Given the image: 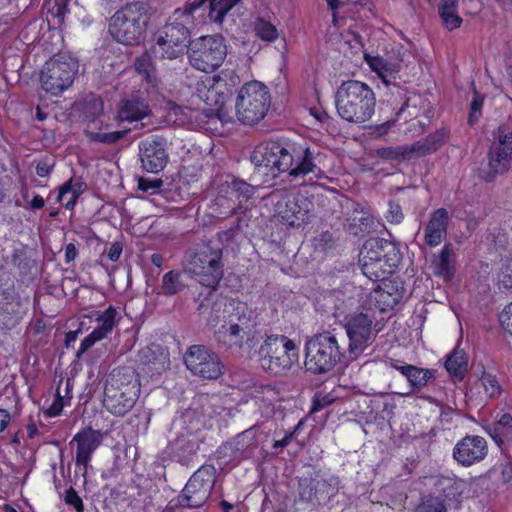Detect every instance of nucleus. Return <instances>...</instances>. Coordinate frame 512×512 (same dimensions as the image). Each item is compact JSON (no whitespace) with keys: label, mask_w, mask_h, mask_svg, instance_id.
<instances>
[{"label":"nucleus","mask_w":512,"mask_h":512,"mask_svg":"<svg viewBox=\"0 0 512 512\" xmlns=\"http://www.w3.org/2000/svg\"><path fill=\"white\" fill-rule=\"evenodd\" d=\"M322 158V153L316 149L273 140L258 144L250 156L259 172L273 178L287 172L291 180L308 175H311L310 179H321L324 175L320 168Z\"/></svg>","instance_id":"nucleus-1"},{"label":"nucleus","mask_w":512,"mask_h":512,"mask_svg":"<svg viewBox=\"0 0 512 512\" xmlns=\"http://www.w3.org/2000/svg\"><path fill=\"white\" fill-rule=\"evenodd\" d=\"M201 4H187L176 9L165 25L157 30L152 45L156 58L173 60L182 56L186 48L189 49L192 43L189 25L193 22L195 7Z\"/></svg>","instance_id":"nucleus-2"},{"label":"nucleus","mask_w":512,"mask_h":512,"mask_svg":"<svg viewBox=\"0 0 512 512\" xmlns=\"http://www.w3.org/2000/svg\"><path fill=\"white\" fill-rule=\"evenodd\" d=\"M338 115L345 121L361 124L371 119L375 111L376 98L373 90L364 82L348 80L335 93Z\"/></svg>","instance_id":"nucleus-3"},{"label":"nucleus","mask_w":512,"mask_h":512,"mask_svg":"<svg viewBox=\"0 0 512 512\" xmlns=\"http://www.w3.org/2000/svg\"><path fill=\"white\" fill-rule=\"evenodd\" d=\"M400 260L401 253L396 244L383 238L366 240L359 255L363 274L375 282L393 274Z\"/></svg>","instance_id":"nucleus-4"},{"label":"nucleus","mask_w":512,"mask_h":512,"mask_svg":"<svg viewBox=\"0 0 512 512\" xmlns=\"http://www.w3.org/2000/svg\"><path fill=\"white\" fill-rule=\"evenodd\" d=\"M138 374L129 367L114 370L106 381L103 405L116 416H124L136 404L140 394Z\"/></svg>","instance_id":"nucleus-5"},{"label":"nucleus","mask_w":512,"mask_h":512,"mask_svg":"<svg viewBox=\"0 0 512 512\" xmlns=\"http://www.w3.org/2000/svg\"><path fill=\"white\" fill-rule=\"evenodd\" d=\"M149 6L143 1L127 3L111 18L110 33L124 45H138L144 40L149 21Z\"/></svg>","instance_id":"nucleus-6"},{"label":"nucleus","mask_w":512,"mask_h":512,"mask_svg":"<svg viewBox=\"0 0 512 512\" xmlns=\"http://www.w3.org/2000/svg\"><path fill=\"white\" fill-rule=\"evenodd\" d=\"M256 354L261 368L276 376L286 374L299 360L298 347L285 335H267Z\"/></svg>","instance_id":"nucleus-7"},{"label":"nucleus","mask_w":512,"mask_h":512,"mask_svg":"<svg viewBox=\"0 0 512 512\" xmlns=\"http://www.w3.org/2000/svg\"><path fill=\"white\" fill-rule=\"evenodd\" d=\"M344 357V347L331 332L318 333L306 341L304 364L313 374L330 372Z\"/></svg>","instance_id":"nucleus-8"},{"label":"nucleus","mask_w":512,"mask_h":512,"mask_svg":"<svg viewBox=\"0 0 512 512\" xmlns=\"http://www.w3.org/2000/svg\"><path fill=\"white\" fill-rule=\"evenodd\" d=\"M217 479L214 465L204 464L189 478L182 491L169 502L170 509H198L209 500Z\"/></svg>","instance_id":"nucleus-9"},{"label":"nucleus","mask_w":512,"mask_h":512,"mask_svg":"<svg viewBox=\"0 0 512 512\" xmlns=\"http://www.w3.org/2000/svg\"><path fill=\"white\" fill-rule=\"evenodd\" d=\"M271 104L268 88L258 81L246 83L235 100V116L244 125H255L267 114Z\"/></svg>","instance_id":"nucleus-10"},{"label":"nucleus","mask_w":512,"mask_h":512,"mask_svg":"<svg viewBox=\"0 0 512 512\" xmlns=\"http://www.w3.org/2000/svg\"><path fill=\"white\" fill-rule=\"evenodd\" d=\"M223 252L221 248L206 245L188 255L185 271L208 288L215 289L224 275Z\"/></svg>","instance_id":"nucleus-11"},{"label":"nucleus","mask_w":512,"mask_h":512,"mask_svg":"<svg viewBox=\"0 0 512 512\" xmlns=\"http://www.w3.org/2000/svg\"><path fill=\"white\" fill-rule=\"evenodd\" d=\"M79 64L76 58L59 53L50 58L41 71V86L52 95H59L68 89L78 72Z\"/></svg>","instance_id":"nucleus-12"},{"label":"nucleus","mask_w":512,"mask_h":512,"mask_svg":"<svg viewBox=\"0 0 512 512\" xmlns=\"http://www.w3.org/2000/svg\"><path fill=\"white\" fill-rule=\"evenodd\" d=\"M227 56V46L221 35L202 36L192 41L188 58L192 67L203 72H213Z\"/></svg>","instance_id":"nucleus-13"},{"label":"nucleus","mask_w":512,"mask_h":512,"mask_svg":"<svg viewBox=\"0 0 512 512\" xmlns=\"http://www.w3.org/2000/svg\"><path fill=\"white\" fill-rule=\"evenodd\" d=\"M493 136L487 154L488 166L480 170V177L485 182H492L497 175L507 173L512 165V131L500 125Z\"/></svg>","instance_id":"nucleus-14"},{"label":"nucleus","mask_w":512,"mask_h":512,"mask_svg":"<svg viewBox=\"0 0 512 512\" xmlns=\"http://www.w3.org/2000/svg\"><path fill=\"white\" fill-rule=\"evenodd\" d=\"M267 439L259 426H252L239 433L232 440L223 443L216 450V457L226 462L239 463L254 456L259 444Z\"/></svg>","instance_id":"nucleus-15"},{"label":"nucleus","mask_w":512,"mask_h":512,"mask_svg":"<svg viewBox=\"0 0 512 512\" xmlns=\"http://www.w3.org/2000/svg\"><path fill=\"white\" fill-rule=\"evenodd\" d=\"M187 369L195 376L215 380L224 373V365L219 356L203 345L191 346L184 356Z\"/></svg>","instance_id":"nucleus-16"},{"label":"nucleus","mask_w":512,"mask_h":512,"mask_svg":"<svg viewBox=\"0 0 512 512\" xmlns=\"http://www.w3.org/2000/svg\"><path fill=\"white\" fill-rule=\"evenodd\" d=\"M374 317L369 313H354L346 318L344 328L349 339V353L356 358L368 346L377 335L373 329Z\"/></svg>","instance_id":"nucleus-17"},{"label":"nucleus","mask_w":512,"mask_h":512,"mask_svg":"<svg viewBox=\"0 0 512 512\" xmlns=\"http://www.w3.org/2000/svg\"><path fill=\"white\" fill-rule=\"evenodd\" d=\"M139 156L142 167L150 173L162 171L168 163V143L166 138L151 135L139 142Z\"/></svg>","instance_id":"nucleus-18"},{"label":"nucleus","mask_w":512,"mask_h":512,"mask_svg":"<svg viewBox=\"0 0 512 512\" xmlns=\"http://www.w3.org/2000/svg\"><path fill=\"white\" fill-rule=\"evenodd\" d=\"M312 202L304 196H284L276 204L275 210L284 223L301 226L308 221Z\"/></svg>","instance_id":"nucleus-19"},{"label":"nucleus","mask_w":512,"mask_h":512,"mask_svg":"<svg viewBox=\"0 0 512 512\" xmlns=\"http://www.w3.org/2000/svg\"><path fill=\"white\" fill-rule=\"evenodd\" d=\"M398 98L400 100H403L401 105L399 107H394L393 109L396 110V118L386 121L378 126L377 130L379 133H386L397 121V119L404 113L408 112V117L410 118H417L419 117V109L423 108L425 113L426 121L429 122L430 118L432 117V107L430 105V102L427 99L422 98L420 95H412L409 97H406V93L402 89V97L395 94L394 96H391V99H388L387 101L391 102V105H398Z\"/></svg>","instance_id":"nucleus-20"},{"label":"nucleus","mask_w":512,"mask_h":512,"mask_svg":"<svg viewBox=\"0 0 512 512\" xmlns=\"http://www.w3.org/2000/svg\"><path fill=\"white\" fill-rule=\"evenodd\" d=\"M488 454L487 441L478 435H467L456 443L453 458L463 467L483 461Z\"/></svg>","instance_id":"nucleus-21"},{"label":"nucleus","mask_w":512,"mask_h":512,"mask_svg":"<svg viewBox=\"0 0 512 512\" xmlns=\"http://www.w3.org/2000/svg\"><path fill=\"white\" fill-rule=\"evenodd\" d=\"M212 81V84L201 95V98L207 105L215 107L216 115L221 122L228 123L232 117L225 111V104L232 95V92L228 89L226 81L220 76H214Z\"/></svg>","instance_id":"nucleus-22"},{"label":"nucleus","mask_w":512,"mask_h":512,"mask_svg":"<svg viewBox=\"0 0 512 512\" xmlns=\"http://www.w3.org/2000/svg\"><path fill=\"white\" fill-rule=\"evenodd\" d=\"M77 444L75 464L77 467H83V476L86 475L92 454L101 444V436L98 431L86 430L77 433L70 444Z\"/></svg>","instance_id":"nucleus-23"},{"label":"nucleus","mask_w":512,"mask_h":512,"mask_svg":"<svg viewBox=\"0 0 512 512\" xmlns=\"http://www.w3.org/2000/svg\"><path fill=\"white\" fill-rule=\"evenodd\" d=\"M117 311L114 307L109 306L102 314L97 317L98 326L87 335L80 343V347L77 351V357H80L88 349H90L96 342L104 339L110 334L113 328L116 326Z\"/></svg>","instance_id":"nucleus-24"},{"label":"nucleus","mask_w":512,"mask_h":512,"mask_svg":"<svg viewBox=\"0 0 512 512\" xmlns=\"http://www.w3.org/2000/svg\"><path fill=\"white\" fill-rule=\"evenodd\" d=\"M449 213L445 208L433 211L424 228V242L429 247L438 246L447 234Z\"/></svg>","instance_id":"nucleus-25"},{"label":"nucleus","mask_w":512,"mask_h":512,"mask_svg":"<svg viewBox=\"0 0 512 512\" xmlns=\"http://www.w3.org/2000/svg\"><path fill=\"white\" fill-rule=\"evenodd\" d=\"M215 338L219 344L229 350H240L247 345L249 348L254 345V338L243 333L239 326L224 323L215 331Z\"/></svg>","instance_id":"nucleus-26"},{"label":"nucleus","mask_w":512,"mask_h":512,"mask_svg":"<svg viewBox=\"0 0 512 512\" xmlns=\"http://www.w3.org/2000/svg\"><path fill=\"white\" fill-rule=\"evenodd\" d=\"M368 63L371 69L378 74L385 86L389 89L391 96L397 94L402 97V88L395 83L396 75L400 69L399 64L392 63L382 57H373Z\"/></svg>","instance_id":"nucleus-27"},{"label":"nucleus","mask_w":512,"mask_h":512,"mask_svg":"<svg viewBox=\"0 0 512 512\" xmlns=\"http://www.w3.org/2000/svg\"><path fill=\"white\" fill-rule=\"evenodd\" d=\"M200 443L194 437L182 434L170 443L171 455L182 465H189L197 456Z\"/></svg>","instance_id":"nucleus-28"},{"label":"nucleus","mask_w":512,"mask_h":512,"mask_svg":"<svg viewBox=\"0 0 512 512\" xmlns=\"http://www.w3.org/2000/svg\"><path fill=\"white\" fill-rule=\"evenodd\" d=\"M241 0H195L188 4L202 3L195 7V12L201 11V15L208 10L210 21L222 23L225 15Z\"/></svg>","instance_id":"nucleus-29"},{"label":"nucleus","mask_w":512,"mask_h":512,"mask_svg":"<svg viewBox=\"0 0 512 512\" xmlns=\"http://www.w3.org/2000/svg\"><path fill=\"white\" fill-rule=\"evenodd\" d=\"M448 137L449 131L446 128H441L429 134L426 138L411 144L413 155L422 157L436 152L446 143Z\"/></svg>","instance_id":"nucleus-30"},{"label":"nucleus","mask_w":512,"mask_h":512,"mask_svg":"<svg viewBox=\"0 0 512 512\" xmlns=\"http://www.w3.org/2000/svg\"><path fill=\"white\" fill-rule=\"evenodd\" d=\"M239 326V329L248 334L251 337H255L256 334V315L254 311L248 308L245 304H239L236 308V313L230 316V319L226 322Z\"/></svg>","instance_id":"nucleus-31"},{"label":"nucleus","mask_w":512,"mask_h":512,"mask_svg":"<svg viewBox=\"0 0 512 512\" xmlns=\"http://www.w3.org/2000/svg\"><path fill=\"white\" fill-rule=\"evenodd\" d=\"M445 368L449 375L454 377L456 380H463L468 371V356L466 352L459 346L455 347V349L447 356Z\"/></svg>","instance_id":"nucleus-32"},{"label":"nucleus","mask_w":512,"mask_h":512,"mask_svg":"<svg viewBox=\"0 0 512 512\" xmlns=\"http://www.w3.org/2000/svg\"><path fill=\"white\" fill-rule=\"evenodd\" d=\"M149 113L147 104L138 98L129 99L123 102L118 112L120 121H138L143 119Z\"/></svg>","instance_id":"nucleus-33"},{"label":"nucleus","mask_w":512,"mask_h":512,"mask_svg":"<svg viewBox=\"0 0 512 512\" xmlns=\"http://www.w3.org/2000/svg\"><path fill=\"white\" fill-rule=\"evenodd\" d=\"M459 0H440L438 12L446 29L452 31L462 24L463 20L458 15Z\"/></svg>","instance_id":"nucleus-34"},{"label":"nucleus","mask_w":512,"mask_h":512,"mask_svg":"<svg viewBox=\"0 0 512 512\" xmlns=\"http://www.w3.org/2000/svg\"><path fill=\"white\" fill-rule=\"evenodd\" d=\"M299 499L302 502L319 505L322 503L321 495L318 494L316 478L311 476L301 477L298 482Z\"/></svg>","instance_id":"nucleus-35"},{"label":"nucleus","mask_w":512,"mask_h":512,"mask_svg":"<svg viewBox=\"0 0 512 512\" xmlns=\"http://www.w3.org/2000/svg\"><path fill=\"white\" fill-rule=\"evenodd\" d=\"M139 359L145 365H158L156 369H164L167 361V354L164 353L163 349L159 345H149L143 348L139 352Z\"/></svg>","instance_id":"nucleus-36"},{"label":"nucleus","mask_w":512,"mask_h":512,"mask_svg":"<svg viewBox=\"0 0 512 512\" xmlns=\"http://www.w3.org/2000/svg\"><path fill=\"white\" fill-rule=\"evenodd\" d=\"M434 377L433 370L420 368L414 366L411 368V371L408 373L407 380L411 387V392L404 393V396L410 395L412 392L419 391L423 387H425L428 382Z\"/></svg>","instance_id":"nucleus-37"},{"label":"nucleus","mask_w":512,"mask_h":512,"mask_svg":"<svg viewBox=\"0 0 512 512\" xmlns=\"http://www.w3.org/2000/svg\"><path fill=\"white\" fill-rule=\"evenodd\" d=\"M185 288V284L181 280V273L171 270L162 277L160 286L161 294L165 296H173L180 293Z\"/></svg>","instance_id":"nucleus-38"},{"label":"nucleus","mask_w":512,"mask_h":512,"mask_svg":"<svg viewBox=\"0 0 512 512\" xmlns=\"http://www.w3.org/2000/svg\"><path fill=\"white\" fill-rule=\"evenodd\" d=\"M377 155L386 160H405L413 155L411 145L384 147L377 150Z\"/></svg>","instance_id":"nucleus-39"},{"label":"nucleus","mask_w":512,"mask_h":512,"mask_svg":"<svg viewBox=\"0 0 512 512\" xmlns=\"http://www.w3.org/2000/svg\"><path fill=\"white\" fill-rule=\"evenodd\" d=\"M487 397L494 399L502 394V386L497 377L487 371H483L479 378Z\"/></svg>","instance_id":"nucleus-40"},{"label":"nucleus","mask_w":512,"mask_h":512,"mask_svg":"<svg viewBox=\"0 0 512 512\" xmlns=\"http://www.w3.org/2000/svg\"><path fill=\"white\" fill-rule=\"evenodd\" d=\"M316 483L321 501L326 502L337 494L340 481L337 476H331L328 479H316Z\"/></svg>","instance_id":"nucleus-41"},{"label":"nucleus","mask_w":512,"mask_h":512,"mask_svg":"<svg viewBox=\"0 0 512 512\" xmlns=\"http://www.w3.org/2000/svg\"><path fill=\"white\" fill-rule=\"evenodd\" d=\"M452 245L445 244L440 251L436 261V273L442 276H450L452 274L451 263Z\"/></svg>","instance_id":"nucleus-42"},{"label":"nucleus","mask_w":512,"mask_h":512,"mask_svg":"<svg viewBox=\"0 0 512 512\" xmlns=\"http://www.w3.org/2000/svg\"><path fill=\"white\" fill-rule=\"evenodd\" d=\"M231 193L235 194L239 202L249 200L255 193L256 187L240 179H233L229 185Z\"/></svg>","instance_id":"nucleus-43"},{"label":"nucleus","mask_w":512,"mask_h":512,"mask_svg":"<svg viewBox=\"0 0 512 512\" xmlns=\"http://www.w3.org/2000/svg\"><path fill=\"white\" fill-rule=\"evenodd\" d=\"M254 30L256 35L264 41L271 42L277 39L278 37L276 27L272 23L266 21L263 18H259L256 20Z\"/></svg>","instance_id":"nucleus-44"},{"label":"nucleus","mask_w":512,"mask_h":512,"mask_svg":"<svg viewBox=\"0 0 512 512\" xmlns=\"http://www.w3.org/2000/svg\"><path fill=\"white\" fill-rule=\"evenodd\" d=\"M129 132V130H121V131H112V132H89L88 136L90 140L104 143V144H114L125 137V135Z\"/></svg>","instance_id":"nucleus-45"},{"label":"nucleus","mask_w":512,"mask_h":512,"mask_svg":"<svg viewBox=\"0 0 512 512\" xmlns=\"http://www.w3.org/2000/svg\"><path fill=\"white\" fill-rule=\"evenodd\" d=\"M153 59H157L152 53V47L149 51L138 57L135 61V68L140 74H144L150 77L151 73L155 69V63Z\"/></svg>","instance_id":"nucleus-46"},{"label":"nucleus","mask_w":512,"mask_h":512,"mask_svg":"<svg viewBox=\"0 0 512 512\" xmlns=\"http://www.w3.org/2000/svg\"><path fill=\"white\" fill-rule=\"evenodd\" d=\"M444 501L439 497L429 496L425 498L414 510V512H446Z\"/></svg>","instance_id":"nucleus-47"},{"label":"nucleus","mask_w":512,"mask_h":512,"mask_svg":"<svg viewBox=\"0 0 512 512\" xmlns=\"http://www.w3.org/2000/svg\"><path fill=\"white\" fill-rule=\"evenodd\" d=\"M335 401V398L329 394L324 393L322 391L316 392L312 399V407L310 413H315L323 408L331 405Z\"/></svg>","instance_id":"nucleus-48"},{"label":"nucleus","mask_w":512,"mask_h":512,"mask_svg":"<svg viewBox=\"0 0 512 512\" xmlns=\"http://www.w3.org/2000/svg\"><path fill=\"white\" fill-rule=\"evenodd\" d=\"M162 186L163 181L160 178L141 177L138 181L139 189L152 195L158 193Z\"/></svg>","instance_id":"nucleus-49"},{"label":"nucleus","mask_w":512,"mask_h":512,"mask_svg":"<svg viewBox=\"0 0 512 512\" xmlns=\"http://www.w3.org/2000/svg\"><path fill=\"white\" fill-rule=\"evenodd\" d=\"M84 189V183L77 182L73 184L72 179H70L60 188L57 200L62 201L64 195L67 193H71V195H73L74 198H78V196L84 191Z\"/></svg>","instance_id":"nucleus-50"},{"label":"nucleus","mask_w":512,"mask_h":512,"mask_svg":"<svg viewBox=\"0 0 512 512\" xmlns=\"http://www.w3.org/2000/svg\"><path fill=\"white\" fill-rule=\"evenodd\" d=\"M388 207L389 208L385 216L387 221L392 224H400L404 220V213L400 204L390 200Z\"/></svg>","instance_id":"nucleus-51"},{"label":"nucleus","mask_w":512,"mask_h":512,"mask_svg":"<svg viewBox=\"0 0 512 512\" xmlns=\"http://www.w3.org/2000/svg\"><path fill=\"white\" fill-rule=\"evenodd\" d=\"M64 502L68 506L73 507L77 512H84V504L78 492L70 487L65 492Z\"/></svg>","instance_id":"nucleus-52"},{"label":"nucleus","mask_w":512,"mask_h":512,"mask_svg":"<svg viewBox=\"0 0 512 512\" xmlns=\"http://www.w3.org/2000/svg\"><path fill=\"white\" fill-rule=\"evenodd\" d=\"M483 105V98L480 96V94L475 90L474 91V97L470 104V113H469V123L473 124L476 122L481 115V108Z\"/></svg>","instance_id":"nucleus-53"},{"label":"nucleus","mask_w":512,"mask_h":512,"mask_svg":"<svg viewBox=\"0 0 512 512\" xmlns=\"http://www.w3.org/2000/svg\"><path fill=\"white\" fill-rule=\"evenodd\" d=\"M499 321L502 328L512 335V302L501 312Z\"/></svg>","instance_id":"nucleus-54"},{"label":"nucleus","mask_w":512,"mask_h":512,"mask_svg":"<svg viewBox=\"0 0 512 512\" xmlns=\"http://www.w3.org/2000/svg\"><path fill=\"white\" fill-rule=\"evenodd\" d=\"M386 364L389 367L399 371L406 378L408 377V373L411 371V368L413 367V365H411V364H407L403 361L396 360V359H389L386 362Z\"/></svg>","instance_id":"nucleus-55"},{"label":"nucleus","mask_w":512,"mask_h":512,"mask_svg":"<svg viewBox=\"0 0 512 512\" xmlns=\"http://www.w3.org/2000/svg\"><path fill=\"white\" fill-rule=\"evenodd\" d=\"M485 431L491 436V438L495 441V443L502 447L504 444L503 438H502V432L498 425L496 424H489L484 427Z\"/></svg>","instance_id":"nucleus-56"},{"label":"nucleus","mask_w":512,"mask_h":512,"mask_svg":"<svg viewBox=\"0 0 512 512\" xmlns=\"http://www.w3.org/2000/svg\"><path fill=\"white\" fill-rule=\"evenodd\" d=\"M53 163H50L48 159L40 160L36 165V173L40 177H46L49 175Z\"/></svg>","instance_id":"nucleus-57"},{"label":"nucleus","mask_w":512,"mask_h":512,"mask_svg":"<svg viewBox=\"0 0 512 512\" xmlns=\"http://www.w3.org/2000/svg\"><path fill=\"white\" fill-rule=\"evenodd\" d=\"M123 250V245L120 242H114L108 250V258L112 262L118 261Z\"/></svg>","instance_id":"nucleus-58"},{"label":"nucleus","mask_w":512,"mask_h":512,"mask_svg":"<svg viewBox=\"0 0 512 512\" xmlns=\"http://www.w3.org/2000/svg\"><path fill=\"white\" fill-rule=\"evenodd\" d=\"M295 429H297V427H296ZM295 431H296V430H294V431H292V432H289V433H286V434H285V436H284V438H283V439H281V440H276V441L273 443V448H274L275 450L285 448V447L289 444L290 440L293 438Z\"/></svg>","instance_id":"nucleus-59"},{"label":"nucleus","mask_w":512,"mask_h":512,"mask_svg":"<svg viewBox=\"0 0 512 512\" xmlns=\"http://www.w3.org/2000/svg\"><path fill=\"white\" fill-rule=\"evenodd\" d=\"M78 255V250L73 243H69L65 248V260L67 263L73 261Z\"/></svg>","instance_id":"nucleus-60"},{"label":"nucleus","mask_w":512,"mask_h":512,"mask_svg":"<svg viewBox=\"0 0 512 512\" xmlns=\"http://www.w3.org/2000/svg\"><path fill=\"white\" fill-rule=\"evenodd\" d=\"M63 408V402H62V397L60 396L59 392H57V400L54 401V403L52 404V406L50 407L49 409V413L50 415H58L61 410Z\"/></svg>","instance_id":"nucleus-61"},{"label":"nucleus","mask_w":512,"mask_h":512,"mask_svg":"<svg viewBox=\"0 0 512 512\" xmlns=\"http://www.w3.org/2000/svg\"><path fill=\"white\" fill-rule=\"evenodd\" d=\"M499 427L504 428H512V415L509 413H504L500 419L498 420L497 424Z\"/></svg>","instance_id":"nucleus-62"},{"label":"nucleus","mask_w":512,"mask_h":512,"mask_svg":"<svg viewBox=\"0 0 512 512\" xmlns=\"http://www.w3.org/2000/svg\"><path fill=\"white\" fill-rule=\"evenodd\" d=\"M10 421V414L4 409H0V432H2Z\"/></svg>","instance_id":"nucleus-63"},{"label":"nucleus","mask_w":512,"mask_h":512,"mask_svg":"<svg viewBox=\"0 0 512 512\" xmlns=\"http://www.w3.org/2000/svg\"><path fill=\"white\" fill-rule=\"evenodd\" d=\"M44 204H45V202H44L43 197L40 195H35L30 202V207L34 210L41 209L42 207H44Z\"/></svg>","instance_id":"nucleus-64"}]
</instances>
